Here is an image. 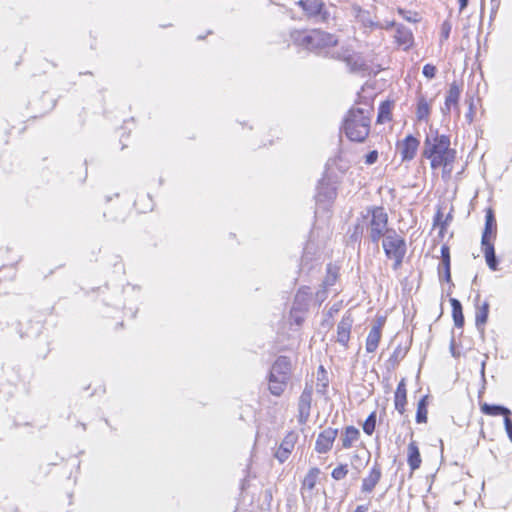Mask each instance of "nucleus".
I'll return each mask as SVG.
<instances>
[{"instance_id": "obj_1", "label": "nucleus", "mask_w": 512, "mask_h": 512, "mask_svg": "<svg viewBox=\"0 0 512 512\" xmlns=\"http://www.w3.org/2000/svg\"><path fill=\"white\" fill-rule=\"evenodd\" d=\"M373 108L369 103L363 107H352L343 121V131L347 138L353 142L362 143L370 133Z\"/></svg>"}, {"instance_id": "obj_2", "label": "nucleus", "mask_w": 512, "mask_h": 512, "mask_svg": "<svg viewBox=\"0 0 512 512\" xmlns=\"http://www.w3.org/2000/svg\"><path fill=\"white\" fill-rule=\"evenodd\" d=\"M290 38L297 47L325 55H328L327 49L338 43V39L334 34L319 29L294 30L290 33Z\"/></svg>"}, {"instance_id": "obj_3", "label": "nucleus", "mask_w": 512, "mask_h": 512, "mask_svg": "<svg viewBox=\"0 0 512 512\" xmlns=\"http://www.w3.org/2000/svg\"><path fill=\"white\" fill-rule=\"evenodd\" d=\"M450 137L430 131L424 142L423 155L431 162V167L437 169L450 165L455 159V150L450 148Z\"/></svg>"}, {"instance_id": "obj_4", "label": "nucleus", "mask_w": 512, "mask_h": 512, "mask_svg": "<svg viewBox=\"0 0 512 512\" xmlns=\"http://www.w3.org/2000/svg\"><path fill=\"white\" fill-rule=\"evenodd\" d=\"M369 239L378 244L381 238L386 237L388 231V214L382 206H370L361 213Z\"/></svg>"}, {"instance_id": "obj_5", "label": "nucleus", "mask_w": 512, "mask_h": 512, "mask_svg": "<svg viewBox=\"0 0 512 512\" xmlns=\"http://www.w3.org/2000/svg\"><path fill=\"white\" fill-rule=\"evenodd\" d=\"M382 246L386 257L394 261L393 270H398L407 250L404 238L398 235L394 229H390L386 237L383 238Z\"/></svg>"}, {"instance_id": "obj_6", "label": "nucleus", "mask_w": 512, "mask_h": 512, "mask_svg": "<svg viewBox=\"0 0 512 512\" xmlns=\"http://www.w3.org/2000/svg\"><path fill=\"white\" fill-rule=\"evenodd\" d=\"M296 4L308 18L317 22L329 23L333 19L331 12L333 6H327L322 0H299Z\"/></svg>"}, {"instance_id": "obj_7", "label": "nucleus", "mask_w": 512, "mask_h": 512, "mask_svg": "<svg viewBox=\"0 0 512 512\" xmlns=\"http://www.w3.org/2000/svg\"><path fill=\"white\" fill-rule=\"evenodd\" d=\"M337 196V188L329 177L324 176L318 183L316 202L319 204H331Z\"/></svg>"}, {"instance_id": "obj_8", "label": "nucleus", "mask_w": 512, "mask_h": 512, "mask_svg": "<svg viewBox=\"0 0 512 512\" xmlns=\"http://www.w3.org/2000/svg\"><path fill=\"white\" fill-rule=\"evenodd\" d=\"M298 436L294 432H289L281 441L280 445L274 453V457L280 462L284 463L287 461L292 454Z\"/></svg>"}, {"instance_id": "obj_9", "label": "nucleus", "mask_w": 512, "mask_h": 512, "mask_svg": "<svg viewBox=\"0 0 512 512\" xmlns=\"http://www.w3.org/2000/svg\"><path fill=\"white\" fill-rule=\"evenodd\" d=\"M337 435L338 430L336 428L329 427L324 429L316 439L315 450L320 454L330 451Z\"/></svg>"}, {"instance_id": "obj_10", "label": "nucleus", "mask_w": 512, "mask_h": 512, "mask_svg": "<svg viewBox=\"0 0 512 512\" xmlns=\"http://www.w3.org/2000/svg\"><path fill=\"white\" fill-rule=\"evenodd\" d=\"M419 140L413 135L406 136L403 141L397 144V149L401 155L402 161H411L414 159L419 147Z\"/></svg>"}, {"instance_id": "obj_11", "label": "nucleus", "mask_w": 512, "mask_h": 512, "mask_svg": "<svg viewBox=\"0 0 512 512\" xmlns=\"http://www.w3.org/2000/svg\"><path fill=\"white\" fill-rule=\"evenodd\" d=\"M353 318L350 313H346L337 325V338L336 341L344 346L348 347L350 340L351 329L353 326Z\"/></svg>"}, {"instance_id": "obj_12", "label": "nucleus", "mask_w": 512, "mask_h": 512, "mask_svg": "<svg viewBox=\"0 0 512 512\" xmlns=\"http://www.w3.org/2000/svg\"><path fill=\"white\" fill-rule=\"evenodd\" d=\"M331 57L343 59L351 72L360 73L368 70V65L359 54L353 53L342 57L340 53H333Z\"/></svg>"}, {"instance_id": "obj_13", "label": "nucleus", "mask_w": 512, "mask_h": 512, "mask_svg": "<svg viewBox=\"0 0 512 512\" xmlns=\"http://www.w3.org/2000/svg\"><path fill=\"white\" fill-rule=\"evenodd\" d=\"M497 224L492 209H488L485 215V226L482 233L481 244L493 243L496 238Z\"/></svg>"}, {"instance_id": "obj_14", "label": "nucleus", "mask_w": 512, "mask_h": 512, "mask_svg": "<svg viewBox=\"0 0 512 512\" xmlns=\"http://www.w3.org/2000/svg\"><path fill=\"white\" fill-rule=\"evenodd\" d=\"M382 477V470L378 464H375L369 471L366 477L363 478L361 484V491L365 494L371 493Z\"/></svg>"}, {"instance_id": "obj_15", "label": "nucleus", "mask_w": 512, "mask_h": 512, "mask_svg": "<svg viewBox=\"0 0 512 512\" xmlns=\"http://www.w3.org/2000/svg\"><path fill=\"white\" fill-rule=\"evenodd\" d=\"M291 364L286 356H279L271 367L270 374L273 378L289 379Z\"/></svg>"}, {"instance_id": "obj_16", "label": "nucleus", "mask_w": 512, "mask_h": 512, "mask_svg": "<svg viewBox=\"0 0 512 512\" xmlns=\"http://www.w3.org/2000/svg\"><path fill=\"white\" fill-rule=\"evenodd\" d=\"M407 463L410 468V475L421 467L422 458L419 447L415 441H411L407 446Z\"/></svg>"}, {"instance_id": "obj_17", "label": "nucleus", "mask_w": 512, "mask_h": 512, "mask_svg": "<svg viewBox=\"0 0 512 512\" xmlns=\"http://www.w3.org/2000/svg\"><path fill=\"white\" fill-rule=\"evenodd\" d=\"M460 87L457 82H452L445 99V106L442 109L443 113H449L452 106H457L460 97Z\"/></svg>"}, {"instance_id": "obj_18", "label": "nucleus", "mask_w": 512, "mask_h": 512, "mask_svg": "<svg viewBox=\"0 0 512 512\" xmlns=\"http://www.w3.org/2000/svg\"><path fill=\"white\" fill-rule=\"evenodd\" d=\"M310 301V293L308 287L299 289L296 293L292 308L300 310V312H307Z\"/></svg>"}, {"instance_id": "obj_19", "label": "nucleus", "mask_w": 512, "mask_h": 512, "mask_svg": "<svg viewBox=\"0 0 512 512\" xmlns=\"http://www.w3.org/2000/svg\"><path fill=\"white\" fill-rule=\"evenodd\" d=\"M395 39L399 45L405 46V48H409L413 42V34L408 27L402 24H397Z\"/></svg>"}, {"instance_id": "obj_20", "label": "nucleus", "mask_w": 512, "mask_h": 512, "mask_svg": "<svg viewBox=\"0 0 512 512\" xmlns=\"http://www.w3.org/2000/svg\"><path fill=\"white\" fill-rule=\"evenodd\" d=\"M312 402V387L306 386L303 390L298 403L299 416H309Z\"/></svg>"}, {"instance_id": "obj_21", "label": "nucleus", "mask_w": 512, "mask_h": 512, "mask_svg": "<svg viewBox=\"0 0 512 512\" xmlns=\"http://www.w3.org/2000/svg\"><path fill=\"white\" fill-rule=\"evenodd\" d=\"M319 475L320 469L317 467H312L308 470L301 484L302 493L304 491H312L315 488L318 482Z\"/></svg>"}, {"instance_id": "obj_22", "label": "nucleus", "mask_w": 512, "mask_h": 512, "mask_svg": "<svg viewBox=\"0 0 512 512\" xmlns=\"http://www.w3.org/2000/svg\"><path fill=\"white\" fill-rule=\"evenodd\" d=\"M319 265L317 260L314 258V254L310 252V247L307 246L304 249V253L301 258L300 263V272L308 274L310 271H312L314 268H316Z\"/></svg>"}, {"instance_id": "obj_23", "label": "nucleus", "mask_w": 512, "mask_h": 512, "mask_svg": "<svg viewBox=\"0 0 512 512\" xmlns=\"http://www.w3.org/2000/svg\"><path fill=\"white\" fill-rule=\"evenodd\" d=\"M487 266L492 270H498V259L495 254L494 243L481 244Z\"/></svg>"}, {"instance_id": "obj_24", "label": "nucleus", "mask_w": 512, "mask_h": 512, "mask_svg": "<svg viewBox=\"0 0 512 512\" xmlns=\"http://www.w3.org/2000/svg\"><path fill=\"white\" fill-rule=\"evenodd\" d=\"M395 409L399 414L405 412L406 405V386L404 380H401L396 388L394 395Z\"/></svg>"}, {"instance_id": "obj_25", "label": "nucleus", "mask_w": 512, "mask_h": 512, "mask_svg": "<svg viewBox=\"0 0 512 512\" xmlns=\"http://www.w3.org/2000/svg\"><path fill=\"white\" fill-rule=\"evenodd\" d=\"M329 375L322 365L317 370L316 391L318 394L325 396L329 387Z\"/></svg>"}, {"instance_id": "obj_26", "label": "nucleus", "mask_w": 512, "mask_h": 512, "mask_svg": "<svg viewBox=\"0 0 512 512\" xmlns=\"http://www.w3.org/2000/svg\"><path fill=\"white\" fill-rule=\"evenodd\" d=\"M382 332L379 331V326H372L370 329L368 336L366 338L365 348L368 353H373L376 351Z\"/></svg>"}, {"instance_id": "obj_27", "label": "nucleus", "mask_w": 512, "mask_h": 512, "mask_svg": "<svg viewBox=\"0 0 512 512\" xmlns=\"http://www.w3.org/2000/svg\"><path fill=\"white\" fill-rule=\"evenodd\" d=\"M450 304L452 307V317L454 320V324L457 328H462L464 325V315L462 311V304L459 300L455 298L450 299Z\"/></svg>"}, {"instance_id": "obj_28", "label": "nucleus", "mask_w": 512, "mask_h": 512, "mask_svg": "<svg viewBox=\"0 0 512 512\" xmlns=\"http://www.w3.org/2000/svg\"><path fill=\"white\" fill-rule=\"evenodd\" d=\"M482 413L490 416H511V411L504 406L501 405H490L484 403L481 405Z\"/></svg>"}, {"instance_id": "obj_29", "label": "nucleus", "mask_w": 512, "mask_h": 512, "mask_svg": "<svg viewBox=\"0 0 512 512\" xmlns=\"http://www.w3.org/2000/svg\"><path fill=\"white\" fill-rule=\"evenodd\" d=\"M489 315V303L484 302L481 306H477L476 315H475V325L477 329H483V326L486 324Z\"/></svg>"}, {"instance_id": "obj_30", "label": "nucleus", "mask_w": 512, "mask_h": 512, "mask_svg": "<svg viewBox=\"0 0 512 512\" xmlns=\"http://www.w3.org/2000/svg\"><path fill=\"white\" fill-rule=\"evenodd\" d=\"M287 381L281 378H273L272 375H269V390L271 394L280 396L286 388Z\"/></svg>"}, {"instance_id": "obj_31", "label": "nucleus", "mask_w": 512, "mask_h": 512, "mask_svg": "<svg viewBox=\"0 0 512 512\" xmlns=\"http://www.w3.org/2000/svg\"><path fill=\"white\" fill-rule=\"evenodd\" d=\"M358 438L359 430L353 426H349L344 431L342 446L344 448H350L353 445V443L358 440Z\"/></svg>"}, {"instance_id": "obj_32", "label": "nucleus", "mask_w": 512, "mask_h": 512, "mask_svg": "<svg viewBox=\"0 0 512 512\" xmlns=\"http://www.w3.org/2000/svg\"><path fill=\"white\" fill-rule=\"evenodd\" d=\"M416 115L418 120H427L430 115L429 103L423 95L418 98Z\"/></svg>"}, {"instance_id": "obj_33", "label": "nucleus", "mask_w": 512, "mask_h": 512, "mask_svg": "<svg viewBox=\"0 0 512 512\" xmlns=\"http://www.w3.org/2000/svg\"><path fill=\"white\" fill-rule=\"evenodd\" d=\"M391 119V103L389 101H384L379 106L377 122L384 123Z\"/></svg>"}, {"instance_id": "obj_34", "label": "nucleus", "mask_w": 512, "mask_h": 512, "mask_svg": "<svg viewBox=\"0 0 512 512\" xmlns=\"http://www.w3.org/2000/svg\"><path fill=\"white\" fill-rule=\"evenodd\" d=\"M366 226L363 222V218H358L356 224L353 226V229L350 233V241L357 242L360 241V239L363 236L364 230Z\"/></svg>"}, {"instance_id": "obj_35", "label": "nucleus", "mask_w": 512, "mask_h": 512, "mask_svg": "<svg viewBox=\"0 0 512 512\" xmlns=\"http://www.w3.org/2000/svg\"><path fill=\"white\" fill-rule=\"evenodd\" d=\"M407 348L398 345L390 356L388 362L392 366H396L407 354Z\"/></svg>"}, {"instance_id": "obj_36", "label": "nucleus", "mask_w": 512, "mask_h": 512, "mask_svg": "<svg viewBox=\"0 0 512 512\" xmlns=\"http://www.w3.org/2000/svg\"><path fill=\"white\" fill-rule=\"evenodd\" d=\"M337 276H338V273H337L336 269H334L332 267V265L329 264L327 266V275L323 280V287L325 289H327V288L333 286L336 283Z\"/></svg>"}, {"instance_id": "obj_37", "label": "nucleus", "mask_w": 512, "mask_h": 512, "mask_svg": "<svg viewBox=\"0 0 512 512\" xmlns=\"http://www.w3.org/2000/svg\"><path fill=\"white\" fill-rule=\"evenodd\" d=\"M347 474H348V466L346 464L338 465L331 472L332 478L337 481L344 479L347 476Z\"/></svg>"}, {"instance_id": "obj_38", "label": "nucleus", "mask_w": 512, "mask_h": 512, "mask_svg": "<svg viewBox=\"0 0 512 512\" xmlns=\"http://www.w3.org/2000/svg\"><path fill=\"white\" fill-rule=\"evenodd\" d=\"M441 265H442V267L438 268L440 280H445L447 282H450L451 281L450 262L441 263Z\"/></svg>"}, {"instance_id": "obj_39", "label": "nucleus", "mask_w": 512, "mask_h": 512, "mask_svg": "<svg viewBox=\"0 0 512 512\" xmlns=\"http://www.w3.org/2000/svg\"><path fill=\"white\" fill-rule=\"evenodd\" d=\"M428 396H423L418 402L417 411L415 416H427L428 410Z\"/></svg>"}, {"instance_id": "obj_40", "label": "nucleus", "mask_w": 512, "mask_h": 512, "mask_svg": "<svg viewBox=\"0 0 512 512\" xmlns=\"http://www.w3.org/2000/svg\"><path fill=\"white\" fill-rule=\"evenodd\" d=\"M306 312H300V310H296L294 308H291L290 311V319L293 323L300 326L304 321V316Z\"/></svg>"}, {"instance_id": "obj_41", "label": "nucleus", "mask_w": 512, "mask_h": 512, "mask_svg": "<svg viewBox=\"0 0 512 512\" xmlns=\"http://www.w3.org/2000/svg\"><path fill=\"white\" fill-rule=\"evenodd\" d=\"M375 419L376 418H366L363 424V430L366 434L371 435L374 432L376 426Z\"/></svg>"}, {"instance_id": "obj_42", "label": "nucleus", "mask_w": 512, "mask_h": 512, "mask_svg": "<svg viewBox=\"0 0 512 512\" xmlns=\"http://www.w3.org/2000/svg\"><path fill=\"white\" fill-rule=\"evenodd\" d=\"M436 71H437L436 67L434 65L428 63V64L424 65L422 73L426 78L432 79L435 77Z\"/></svg>"}, {"instance_id": "obj_43", "label": "nucleus", "mask_w": 512, "mask_h": 512, "mask_svg": "<svg viewBox=\"0 0 512 512\" xmlns=\"http://www.w3.org/2000/svg\"><path fill=\"white\" fill-rule=\"evenodd\" d=\"M359 17L361 18V21L363 22V24L367 27H376L378 26V23L376 22H373L371 19H369V14L367 12H361V14L359 15Z\"/></svg>"}, {"instance_id": "obj_44", "label": "nucleus", "mask_w": 512, "mask_h": 512, "mask_svg": "<svg viewBox=\"0 0 512 512\" xmlns=\"http://www.w3.org/2000/svg\"><path fill=\"white\" fill-rule=\"evenodd\" d=\"M450 262V249L447 245L441 247V263Z\"/></svg>"}, {"instance_id": "obj_45", "label": "nucleus", "mask_w": 512, "mask_h": 512, "mask_svg": "<svg viewBox=\"0 0 512 512\" xmlns=\"http://www.w3.org/2000/svg\"><path fill=\"white\" fill-rule=\"evenodd\" d=\"M378 159V152L376 150L370 151L365 157V163L367 165L374 164Z\"/></svg>"}, {"instance_id": "obj_46", "label": "nucleus", "mask_w": 512, "mask_h": 512, "mask_svg": "<svg viewBox=\"0 0 512 512\" xmlns=\"http://www.w3.org/2000/svg\"><path fill=\"white\" fill-rule=\"evenodd\" d=\"M450 31H451V25L449 22L445 21L443 24H442V28H441V37L444 39V40H447L449 38V35H450Z\"/></svg>"}, {"instance_id": "obj_47", "label": "nucleus", "mask_w": 512, "mask_h": 512, "mask_svg": "<svg viewBox=\"0 0 512 512\" xmlns=\"http://www.w3.org/2000/svg\"><path fill=\"white\" fill-rule=\"evenodd\" d=\"M504 425L509 439L512 441V419L504 418Z\"/></svg>"}, {"instance_id": "obj_48", "label": "nucleus", "mask_w": 512, "mask_h": 512, "mask_svg": "<svg viewBox=\"0 0 512 512\" xmlns=\"http://www.w3.org/2000/svg\"><path fill=\"white\" fill-rule=\"evenodd\" d=\"M3 268L9 271V278L13 279L15 277V267L13 263L3 265Z\"/></svg>"}, {"instance_id": "obj_49", "label": "nucleus", "mask_w": 512, "mask_h": 512, "mask_svg": "<svg viewBox=\"0 0 512 512\" xmlns=\"http://www.w3.org/2000/svg\"><path fill=\"white\" fill-rule=\"evenodd\" d=\"M396 25H397V24H396L395 22H393V21H392V22H388V21H387V22H385V23H378L377 28H380V29H386V30H388V29H390V28H392V27H394V26H396Z\"/></svg>"}, {"instance_id": "obj_50", "label": "nucleus", "mask_w": 512, "mask_h": 512, "mask_svg": "<svg viewBox=\"0 0 512 512\" xmlns=\"http://www.w3.org/2000/svg\"><path fill=\"white\" fill-rule=\"evenodd\" d=\"M369 504H361L356 506V508L352 512H369L370 510Z\"/></svg>"}, {"instance_id": "obj_51", "label": "nucleus", "mask_w": 512, "mask_h": 512, "mask_svg": "<svg viewBox=\"0 0 512 512\" xmlns=\"http://www.w3.org/2000/svg\"><path fill=\"white\" fill-rule=\"evenodd\" d=\"M385 324V318L384 317H378L376 321L374 322L373 326H379V331L382 332V328Z\"/></svg>"}, {"instance_id": "obj_52", "label": "nucleus", "mask_w": 512, "mask_h": 512, "mask_svg": "<svg viewBox=\"0 0 512 512\" xmlns=\"http://www.w3.org/2000/svg\"><path fill=\"white\" fill-rule=\"evenodd\" d=\"M458 2L460 11H462L467 7L469 0H458Z\"/></svg>"}, {"instance_id": "obj_53", "label": "nucleus", "mask_w": 512, "mask_h": 512, "mask_svg": "<svg viewBox=\"0 0 512 512\" xmlns=\"http://www.w3.org/2000/svg\"><path fill=\"white\" fill-rule=\"evenodd\" d=\"M485 365H486V362L482 361V363H481V375H482L483 379H484Z\"/></svg>"}, {"instance_id": "obj_54", "label": "nucleus", "mask_w": 512, "mask_h": 512, "mask_svg": "<svg viewBox=\"0 0 512 512\" xmlns=\"http://www.w3.org/2000/svg\"><path fill=\"white\" fill-rule=\"evenodd\" d=\"M427 418H417L418 423H426Z\"/></svg>"}, {"instance_id": "obj_55", "label": "nucleus", "mask_w": 512, "mask_h": 512, "mask_svg": "<svg viewBox=\"0 0 512 512\" xmlns=\"http://www.w3.org/2000/svg\"><path fill=\"white\" fill-rule=\"evenodd\" d=\"M368 416L374 417L376 416L375 412H371Z\"/></svg>"}, {"instance_id": "obj_56", "label": "nucleus", "mask_w": 512, "mask_h": 512, "mask_svg": "<svg viewBox=\"0 0 512 512\" xmlns=\"http://www.w3.org/2000/svg\"><path fill=\"white\" fill-rule=\"evenodd\" d=\"M440 217H441V214H440V212H438L436 215V219H439Z\"/></svg>"}]
</instances>
